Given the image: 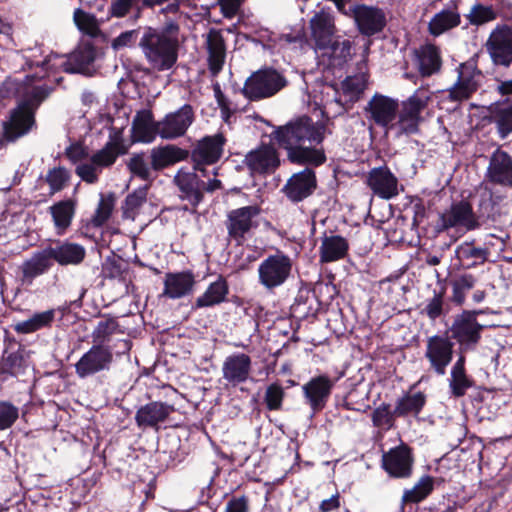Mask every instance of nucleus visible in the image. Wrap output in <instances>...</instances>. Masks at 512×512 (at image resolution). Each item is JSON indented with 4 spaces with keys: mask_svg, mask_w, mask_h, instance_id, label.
Segmentation results:
<instances>
[{
    "mask_svg": "<svg viewBox=\"0 0 512 512\" xmlns=\"http://www.w3.org/2000/svg\"><path fill=\"white\" fill-rule=\"evenodd\" d=\"M35 79L33 75H27L23 80L8 77L0 85L1 97L18 99L17 106L10 111L9 118L2 122L0 150L7 143L15 142L36 127L35 113L54 88L47 84H35Z\"/></svg>",
    "mask_w": 512,
    "mask_h": 512,
    "instance_id": "f257e3e1",
    "label": "nucleus"
},
{
    "mask_svg": "<svg viewBox=\"0 0 512 512\" xmlns=\"http://www.w3.org/2000/svg\"><path fill=\"white\" fill-rule=\"evenodd\" d=\"M325 130L324 124L314 122L308 116H300L285 125L276 126L271 133V139L286 150L292 163L320 166L326 161L321 146Z\"/></svg>",
    "mask_w": 512,
    "mask_h": 512,
    "instance_id": "f03ea898",
    "label": "nucleus"
},
{
    "mask_svg": "<svg viewBox=\"0 0 512 512\" xmlns=\"http://www.w3.org/2000/svg\"><path fill=\"white\" fill-rule=\"evenodd\" d=\"M138 47L154 71H168L177 63L180 46L159 35L156 27H143Z\"/></svg>",
    "mask_w": 512,
    "mask_h": 512,
    "instance_id": "7ed1b4c3",
    "label": "nucleus"
},
{
    "mask_svg": "<svg viewBox=\"0 0 512 512\" xmlns=\"http://www.w3.org/2000/svg\"><path fill=\"white\" fill-rule=\"evenodd\" d=\"M119 349L94 345L86 351L75 363V373L80 379H85L99 373L110 371L115 358L128 354L132 348L129 339H118Z\"/></svg>",
    "mask_w": 512,
    "mask_h": 512,
    "instance_id": "20e7f679",
    "label": "nucleus"
},
{
    "mask_svg": "<svg viewBox=\"0 0 512 512\" xmlns=\"http://www.w3.org/2000/svg\"><path fill=\"white\" fill-rule=\"evenodd\" d=\"M433 93L426 87H419L406 100L399 104V111L394 120L391 131L400 138L417 134L422 121L421 113L426 109L432 99Z\"/></svg>",
    "mask_w": 512,
    "mask_h": 512,
    "instance_id": "39448f33",
    "label": "nucleus"
},
{
    "mask_svg": "<svg viewBox=\"0 0 512 512\" xmlns=\"http://www.w3.org/2000/svg\"><path fill=\"white\" fill-rule=\"evenodd\" d=\"M288 85L283 73L272 67L253 72L241 89L242 95L249 101H261L273 97Z\"/></svg>",
    "mask_w": 512,
    "mask_h": 512,
    "instance_id": "423d86ee",
    "label": "nucleus"
},
{
    "mask_svg": "<svg viewBox=\"0 0 512 512\" xmlns=\"http://www.w3.org/2000/svg\"><path fill=\"white\" fill-rule=\"evenodd\" d=\"M261 211L259 205H248L229 211L224 221L227 241L242 246L259 227Z\"/></svg>",
    "mask_w": 512,
    "mask_h": 512,
    "instance_id": "0eeeda50",
    "label": "nucleus"
},
{
    "mask_svg": "<svg viewBox=\"0 0 512 512\" xmlns=\"http://www.w3.org/2000/svg\"><path fill=\"white\" fill-rule=\"evenodd\" d=\"M482 313L483 310H464L454 317L449 332L459 346V355L474 351L478 346L485 328L477 321V316Z\"/></svg>",
    "mask_w": 512,
    "mask_h": 512,
    "instance_id": "6e6552de",
    "label": "nucleus"
},
{
    "mask_svg": "<svg viewBox=\"0 0 512 512\" xmlns=\"http://www.w3.org/2000/svg\"><path fill=\"white\" fill-rule=\"evenodd\" d=\"M96 52L92 45L78 47L69 57L65 58L51 53L42 62H28L30 67L41 66L45 70L62 69L67 73H86L95 61Z\"/></svg>",
    "mask_w": 512,
    "mask_h": 512,
    "instance_id": "1a4fd4ad",
    "label": "nucleus"
},
{
    "mask_svg": "<svg viewBox=\"0 0 512 512\" xmlns=\"http://www.w3.org/2000/svg\"><path fill=\"white\" fill-rule=\"evenodd\" d=\"M292 271V259L278 251L265 258L258 267L259 283L267 290L283 285Z\"/></svg>",
    "mask_w": 512,
    "mask_h": 512,
    "instance_id": "9d476101",
    "label": "nucleus"
},
{
    "mask_svg": "<svg viewBox=\"0 0 512 512\" xmlns=\"http://www.w3.org/2000/svg\"><path fill=\"white\" fill-rule=\"evenodd\" d=\"M462 227L466 231L476 230L480 227L479 218L467 201L453 203L449 209L439 215L435 225V231L442 233L450 228Z\"/></svg>",
    "mask_w": 512,
    "mask_h": 512,
    "instance_id": "9b49d317",
    "label": "nucleus"
},
{
    "mask_svg": "<svg viewBox=\"0 0 512 512\" xmlns=\"http://www.w3.org/2000/svg\"><path fill=\"white\" fill-rule=\"evenodd\" d=\"M398 111V100L380 93H375L364 107L367 120L385 129L386 132L391 131Z\"/></svg>",
    "mask_w": 512,
    "mask_h": 512,
    "instance_id": "f8f14e48",
    "label": "nucleus"
},
{
    "mask_svg": "<svg viewBox=\"0 0 512 512\" xmlns=\"http://www.w3.org/2000/svg\"><path fill=\"white\" fill-rule=\"evenodd\" d=\"M454 353V343L444 335H433L427 339L425 358L430 369L437 375L443 376L451 364Z\"/></svg>",
    "mask_w": 512,
    "mask_h": 512,
    "instance_id": "ddd939ff",
    "label": "nucleus"
},
{
    "mask_svg": "<svg viewBox=\"0 0 512 512\" xmlns=\"http://www.w3.org/2000/svg\"><path fill=\"white\" fill-rule=\"evenodd\" d=\"M226 139L221 133L206 136L199 140L191 151V159L194 169L206 176L204 165H213L218 162L223 154Z\"/></svg>",
    "mask_w": 512,
    "mask_h": 512,
    "instance_id": "4468645a",
    "label": "nucleus"
},
{
    "mask_svg": "<svg viewBox=\"0 0 512 512\" xmlns=\"http://www.w3.org/2000/svg\"><path fill=\"white\" fill-rule=\"evenodd\" d=\"M485 46L494 65L509 67L512 63V28L496 26Z\"/></svg>",
    "mask_w": 512,
    "mask_h": 512,
    "instance_id": "2eb2a0df",
    "label": "nucleus"
},
{
    "mask_svg": "<svg viewBox=\"0 0 512 512\" xmlns=\"http://www.w3.org/2000/svg\"><path fill=\"white\" fill-rule=\"evenodd\" d=\"M457 73L456 82L447 90L448 99L462 102L468 100L477 91L482 73L472 62L460 64Z\"/></svg>",
    "mask_w": 512,
    "mask_h": 512,
    "instance_id": "dca6fc26",
    "label": "nucleus"
},
{
    "mask_svg": "<svg viewBox=\"0 0 512 512\" xmlns=\"http://www.w3.org/2000/svg\"><path fill=\"white\" fill-rule=\"evenodd\" d=\"M193 121V107L190 104H185L158 121L159 136L166 140L182 137Z\"/></svg>",
    "mask_w": 512,
    "mask_h": 512,
    "instance_id": "f3484780",
    "label": "nucleus"
},
{
    "mask_svg": "<svg viewBox=\"0 0 512 512\" xmlns=\"http://www.w3.org/2000/svg\"><path fill=\"white\" fill-rule=\"evenodd\" d=\"M414 459L411 449L399 445L382 455V467L390 477L405 479L412 475Z\"/></svg>",
    "mask_w": 512,
    "mask_h": 512,
    "instance_id": "a211bd4d",
    "label": "nucleus"
},
{
    "mask_svg": "<svg viewBox=\"0 0 512 512\" xmlns=\"http://www.w3.org/2000/svg\"><path fill=\"white\" fill-rule=\"evenodd\" d=\"M317 187L315 172L310 168L293 174L282 188L292 203H299L313 194Z\"/></svg>",
    "mask_w": 512,
    "mask_h": 512,
    "instance_id": "6ab92c4d",
    "label": "nucleus"
},
{
    "mask_svg": "<svg viewBox=\"0 0 512 512\" xmlns=\"http://www.w3.org/2000/svg\"><path fill=\"white\" fill-rule=\"evenodd\" d=\"M251 371L252 359L242 352L228 355L222 364V378L233 387L248 381Z\"/></svg>",
    "mask_w": 512,
    "mask_h": 512,
    "instance_id": "aec40b11",
    "label": "nucleus"
},
{
    "mask_svg": "<svg viewBox=\"0 0 512 512\" xmlns=\"http://www.w3.org/2000/svg\"><path fill=\"white\" fill-rule=\"evenodd\" d=\"M353 16L359 32L368 37L382 32L387 24L385 12L378 7L356 5Z\"/></svg>",
    "mask_w": 512,
    "mask_h": 512,
    "instance_id": "412c9836",
    "label": "nucleus"
},
{
    "mask_svg": "<svg viewBox=\"0 0 512 512\" xmlns=\"http://www.w3.org/2000/svg\"><path fill=\"white\" fill-rule=\"evenodd\" d=\"M366 183L373 194L381 199L389 200L399 194L398 179L387 166L371 169Z\"/></svg>",
    "mask_w": 512,
    "mask_h": 512,
    "instance_id": "4be33fe9",
    "label": "nucleus"
},
{
    "mask_svg": "<svg viewBox=\"0 0 512 512\" xmlns=\"http://www.w3.org/2000/svg\"><path fill=\"white\" fill-rule=\"evenodd\" d=\"M333 387L334 381L326 375L313 377L302 386L305 400L313 414L324 409Z\"/></svg>",
    "mask_w": 512,
    "mask_h": 512,
    "instance_id": "5701e85b",
    "label": "nucleus"
},
{
    "mask_svg": "<svg viewBox=\"0 0 512 512\" xmlns=\"http://www.w3.org/2000/svg\"><path fill=\"white\" fill-rule=\"evenodd\" d=\"M174 404L152 401L141 406L135 414V422L139 428L159 429V424L165 422L175 412Z\"/></svg>",
    "mask_w": 512,
    "mask_h": 512,
    "instance_id": "b1692460",
    "label": "nucleus"
},
{
    "mask_svg": "<svg viewBox=\"0 0 512 512\" xmlns=\"http://www.w3.org/2000/svg\"><path fill=\"white\" fill-rule=\"evenodd\" d=\"M244 163L252 174H267L278 168L280 160L272 145H261L246 154Z\"/></svg>",
    "mask_w": 512,
    "mask_h": 512,
    "instance_id": "393cba45",
    "label": "nucleus"
},
{
    "mask_svg": "<svg viewBox=\"0 0 512 512\" xmlns=\"http://www.w3.org/2000/svg\"><path fill=\"white\" fill-rule=\"evenodd\" d=\"M311 37L318 51L335 39L336 26L333 14L325 9L316 12L309 21Z\"/></svg>",
    "mask_w": 512,
    "mask_h": 512,
    "instance_id": "a878e982",
    "label": "nucleus"
},
{
    "mask_svg": "<svg viewBox=\"0 0 512 512\" xmlns=\"http://www.w3.org/2000/svg\"><path fill=\"white\" fill-rule=\"evenodd\" d=\"M485 178L493 184L509 186L512 184V157L497 148L490 156Z\"/></svg>",
    "mask_w": 512,
    "mask_h": 512,
    "instance_id": "bb28decb",
    "label": "nucleus"
},
{
    "mask_svg": "<svg viewBox=\"0 0 512 512\" xmlns=\"http://www.w3.org/2000/svg\"><path fill=\"white\" fill-rule=\"evenodd\" d=\"M53 266L50 255L46 249L34 252L28 259L24 260L20 266V281L22 285L30 286L34 280L47 273Z\"/></svg>",
    "mask_w": 512,
    "mask_h": 512,
    "instance_id": "cd10ccee",
    "label": "nucleus"
},
{
    "mask_svg": "<svg viewBox=\"0 0 512 512\" xmlns=\"http://www.w3.org/2000/svg\"><path fill=\"white\" fill-rule=\"evenodd\" d=\"M46 249L52 263L55 261L61 266L79 265L86 256V250L82 245L69 241H57Z\"/></svg>",
    "mask_w": 512,
    "mask_h": 512,
    "instance_id": "c85d7f7f",
    "label": "nucleus"
},
{
    "mask_svg": "<svg viewBox=\"0 0 512 512\" xmlns=\"http://www.w3.org/2000/svg\"><path fill=\"white\" fill-rule=\"evenodd\" d=\"M208 68L212 76H217L223 69L226 59V45L220 30L211 28L206 35Z\"/></svg>",
    "mask_w": 512,
    "mask_h": 512,
    "instance_id": "c756f323",
    "label": "nucleus"
},
{
    "mask_svg": "<svg viewBox=\"0 0 512 512\" xmlns=\"http://www.w3.org/2000/svg\"><path fill=\"white\" fill-rule=\"evenodd\" d=\"M126 153L122 143L121 132L114 131L110 134L109 141L105 146L90 157V161L102 172L104 168L111 167L119 155Z\"/></svg>",
    "mask_w": 512,
    "mask_h": 512,
    "instance_id": "7c9ffc66",
    "label": "nucleus"
},
{
    "mask_svg": "<svg viewBox=\"0 0 512 512\" xmlns=\"http://www.w3.org/2000/svg\"><path fill=\"white\" fill-rule=\"evenodd\" d=\"M194 284L192 272L168 273L164 280L163 295L170 299L182 298L191 293Z\"/></svg>",
    "mask_w": 512,
    "mask_h": 512,
    "instance_id": "2f4dec72",
    "label": "nucleus"
},
{
    "mask_svg": "<svg viewBox=\"0 0 512 512\" xmlns=\"http://www.w3.org/2000/svg\"><path fill=\"white\" fill-rule=\"evenodd\" d=\"M174 182L181 192L182 199L189 201L193 206L202 201L201 179L197 174L181 169L175 175Z\"/></svg>",
    "mask_w": 512,
    "mask_h": 512,
    "instance_id": "473e14b6",
    "label": "nucleus"
},
{
    "mask_svg": "<svg viewBox=\"0 0 512 512\" xmlns=\"http://www.w3.org/2000/svg\"><path fill=\"white\" fill-rule=\"evenodd\" d=\"M132 132L137 141L151 143L159 136L158 121L154 120L153 113L144 109L138 111L132 121Z\"/></svg>",
    "mask_w": 512,
    "mask_h": 512,
    "instance_id": "72a5a7b5",
    "label": "nucleus"
},
{
    "mask_svg": "<svg viewBox=\"0 0 512 512\" xmlns=\"http://www.w3.org/2000/svg\"><path fill=\"white\" fill-rule=\"evenodd\" d=\"M488 256L489 250L475 246L474 241H465L455 249V257L459 262V266L464 270L483 265L488 260Z\"/></svg>",
    "mask_w": 512,
    "mask_h": 512,
    "instance_id": "f704fd0d",
    "label": "nucleus"
},
{
    "mask_svg": "<svg viewBox=\"0 0 512 512\" xmlns=\"http://www.w3.org/2000/svg\"><path fill=\"white\" fill-rule=\"evenodd\" d=\"M349 250V243L346 238L340 235H324L319 247L321 263H330L346 257Z\"/></svg>",
    "mask_w": 512,
    "mask_h": 512,
    "instance_id": "c9c22d12",
    "label": "nucleus"
},
{
    "mask_svg": "<svg viewBox=\"0 0 512 512\" xmlns=\"http://www.w3.org/2000/svg\"><path fill=\"white\" fill-rule=\"evenodd\" d=\"M119 330L120 325L116 317L111 315L102 316L91 332L92 344L113 347L114 350H118V340L112 342V336Z\"/></svg>",
    "mask_w": 512,
    "mask_h": 512,
    "instance_id": "e433bc0d",
    "label": "nucleus"
},
{
    "mask_svg": "<svg viewBox=\"0 0 512 512\" xmlns=\"http://www.w3.org/2000/svg\"><path fill=\"white\" fill-rule=\"evenodd\" d=\"M229 293V286L227 281L219 276L216 281L209 284L205 292L198 296L192 304V309H203L214 307L226 301Z\"/></svg>",
    "mask_w": 512,
    "mask_h": 512,
    "instance_id": "4c0bfd02",
    "label": "nucleus"
},
{
    "mask_svg": "<svg viewBox=\"0 0 512 512\" xmlns=\"http://www.w3.org/2000/svg\"><path fill=\"white\" fill-rule=\"evenodd\" d=\"M189 152L176 145L168 144L155 147L151 150V166L155 171H160L177 162L187 159Z\"/></svg>",
    "mask_w": 512,
    "mask_h": 512,
    "instance_id": "58836bf2",
    "label": "nucleus"
},
{
    "mask_svg": "<svg viewBox=\"0 0 512 512\" xmlns=\"http://www.w3.org/2000/svg\"><path fill=\"white\" fill-rule=\"evenodd\" d=\"M419 73L423 77H429L438 73L442 66L440 50L433 44H425L415 50Z\"/></svg>",
    "mask_w": 512,
    "mask_h": 512,
    "instance_id": "ea45409f",
    "label": "nucleus"
},
{
    "mask_svg": "<svg viewBox=\"0 0 512 512\" xmlns=\"http://www.w3.org/2000/svg\"><path fill=\"white\" fill-rule=\"evenodd\" d=\"M461 23V15L454 5L452 8L442 9L436 13L428 23V32L434 37H438L456 27Z\"/></svg>",
    "mask_w": 512,
    "mask_h": 512,
    "instance_id": "a19ab883",
    "label": "nucleus"
},
{
    "mask_svg": "<svg viewBox=\"0 0 512 512\" xmlns=\"http://www.w3.org/2000/svg\"><path fill=\"white\" fill-rule=\"evenodd\" d=\"M465 362V355H459L450 372V392L457 398L464 396L466 391L473 385V380L466 373Z\"/></svg>",
    "mask_w": 512,
    "mask_h": 512,
    "instance_id": "79ce46f5",
    "label": "nucleus"
},
{
    "mask_svg": "<svg viewBox=\"0 0 512 512\" xmlns=\"http://www.w3.org/2000/svg\"><path fill=\"white\" fill-rule=\"evenodd\" d=\"M76 201L66 199L52 205L49 210L58 234H63L75 215Z\"/></svg>",
    "mask_w": 512,
    "mask_h": 512,
    "instance_id": "37998d69",
    "label": "nucleus"
},
{
    "mask_svg": "<svg viewBox=\"0 0 512 512\" xmlns=\"http://www.w3.org/2000/svg\"><path fill=\"white\" fill-rule=\"evenodd\" d=\"M322 56L328 57L333 65L342 66L352 56L351 43L349 40L339 41L333 39L328 45L319 50Z\"/></svg>",
    "mask_w": 512,
    "mask_h": 512,
    "instance_id": "c03bdc74",
    "label": "nucleus"
},
{
    "mask_svg": "<svg viewBox=\"0 0 512 512\" xmlns=\"http://www.w3.org/2000/svg\"><path fill=\"white\" fill-rule=\"evenodd\" d=\"M55 318V310L50 309L44 312L35 313L31 318L18 322L14 325L17 333L29 334L45 327L51 326Z\"/></svg>",
    "mask_w": 512,
    "mask_h": 512,
    "instance_id": "a18cd8bd",
    "label": "nucleus"
},
{
    "mask_svg": "<svg viewBox=\"0 0 512 512\" xmlns=\"http://www.w3.org/2000/svg\"><path fill=\"white\" fill-rule=\"evenodd\" d=\"M476 282V277L470 273H464L452 279L450 301L458 306L463 305L467 293L474 288Z\"/></svg>",
    "mask_w": 512,
    "mask_h": 512,
    "instance_id": "49530a36",
    "label": "nucleus"
},
{
    "mask_svg": "<svg viewBox=\"0 0 512 512\" xmlns=\"http://www.w3.org/2000/svg\"><path fill=\"white\" fill-rule=\"evenodd\" d=\"M426 403V396L422 392L407 394L400 398L395 406L394 414L397 417L408 414L417 415L420 413Z\"/></svg>",
    "mask_w": 512,
    "mask_h": 512,
    "instance_id": "de8ad7c7",
    "label": "nucleus"
},
{
    "mask_svg": "<svg viewBox=\"0 0 512 512\" xmlns=\"http://www.w3.org/2000/svg\"><path fill=\"white\" fill-rule=\"evenodd\" d=\"M434 487V479L429 475H425L411 488L404 491L402 496V504L418 503L424 500Z\"/></svg>",
    "mask_w": 512,
    "mask_h": 512,
    "instance_id": "09e8293b",
    "label": "nucleus"
},
{
    "mask_svg": "<svg viewBox=\"0 0 512 512\" xmlns=\"http://www.w3.org/2000/svg\"><path fill=\"white\" fill-rule=\"evenodd\" d=\"M492 122L496 125L499 137L505 139L512 132V104L496 107L492 114Z\"/></svg>",
    "mask_w": 512,
    "mask_h": 512,
    "instance_id": "8fccbe9b",
    "label": "nucleus"
},
{
    "mask_svg": "<svg viewBox=\"0 0 512 512\" xmlns=\"http://www.w3.org/2000/svg\"><path fill=\"white\" fill-rule=\"evenodd\" d=\"M445 294V287H441L439 290H433V296L425 301V305L420 310V314L425 315L432 321L442 316L445 306Z\"/></svg>",
    "mask_w": 512,
    "mask_h": 512,
    "instance_id": "3c124183",
    "label": "nucleus"
},
{
    "mask_svg": "<svg viewBox=\"0 0 512 512\" xmlns=\"http://www.w3.org/2000/svg\"><path fill=\"white\" fill-rule=\"evenodd\" d=\"M71 173L65 167L59 166L49 169L45 181L49 185V194L54 195L62 191L69 183Z\"/></svg>",
    "mask_w": 512,
    "mask_h": 512,
    "instance_id": "603ef678",
    "label": "nucleus"
},
{
    "mask_svg": "<svg viewBox=\"0 0 512 512\" xmlns=\"http://www.w3.org/2000/svg\"><path fill=\"white\" fill-rule=\"evenodd\" d=\"M367 80L364 74L348 76L341 84L344 96L350 102H355L366 89Z\"/></svg>",
    "mask_w": 512,
    "mask_h": 512,
    "instance_id": "864d4df0",
    "label": "nucleus"
},
{
    "mask_svg": "<svg viewBox=\"0 0 512 512\" xmlns=\"http://www.w3.org/2000/svg\"><path fill=\"white\" fill-rule=\"evenodd\" d=\"M147 190L146 188H139L134 192L128 194L125 198L122 210L123 217L126 219L134 220L141 206L146 202Z\"/></svg>",
    "mask_w": 512,
    "mask_h": 512,
    "instance_id": "5fc2aeb1",
    "label": "nucleus"
},
{
    "mask_svg": "<svg viewBox=\"0 0 512 512\" xmlns=\"http://www.w3.org/2000/svg\"><path fill=\"white\" fill-rule=\"evenodd\" d=\"M467 20L473 26H481L497 18V12L492 6H485L481 3L474 4L466 15Z\"/></svg>",
    "mask_w": 512,
    "mask_h": 512,
    "instance_id": "6e6d98bb",
    "label": "nucleus"
},
{
    "mask_svg": "<svg viewBox=\"0 0 512 512\" xmlns=\"http://www.w3.org/2000/svg\"><path fill=\"white\" fill-rule=\"evenodd\" d=\"M130 173L141 180H151V169L145 153L133 154L127 162Z\"/></svg>",
    "mask_w": 512,
    "mask_h": 512,
    "instance_id": "4d7b16f0",
    "label": "nucleus"
},
{
    "mask_svg": "<svg viewBox=\"0 0 512 512\" xmlns=\"http://www.w3.org/2000/svg\"><path fill=\"white\" fill-rule=\"evenodd\" d=\"M143 27L139 26L132 30L121 32L117 37L111 40L110 46L114 51H119L124 48H132L138 45L139 39L142 35Z\"/></svg>",
    "mask_w": 512,
    "mask_h": 512,
    "instance_id": "13d9d810",
    "label": "nucleus"
},
{
    "mask_svg": "<svg viewBox=\"0 0 512 512\" xmlns=\"http://www.w3.org/2000/svg\"><path fill=\"white\" fill-rule=\"evenodd\" d=\"M73 19L78 29L83 33L90 36H96L98 34L99 25L94 15L86 13L81 9H76Z\"/></svg>",
    "mask_w": 512,
    "mask_h": 512,
    "instance_id": "bf43d9fd",
    "label": "nucleus"
},
{
    "mask_svg": "<svg viewBox=\"0 0 512 512\" xmlns=\"http://www.w3.org/2000/svg\"><path fill=\"white\" fill-rule=\"evenodd\" d=\"M2 373H7L12 376L19 374L24 368V355L19 349L17 351H5L2 358Z\"/></svg>",
    "mask_w": 512,
    "mask_h": 512,
    "instance_id": "052dcab7",
    "label": "nucleus"
},
{
    "mask_svg": "<svg viewBox=\"0 0 512 512\" xmlns=\"http://www.w3.org/2000/svg\"><path fill=\"white\" fill-rule=\"evenodd\" d=\"M395 416L394 411H390V405L382 403L373 411L372 422L377 428L389 429L393 426Z\"/></svg>",
    "mask_w": 512,
    "mask_h": 512,
    "instance_id": "680f3d73",
    "label": "nucleus"
},
{
    "mask_svg": "<svg viewBox=\"0 0 512 512\" xmlns=\"http://www.w3.org/2000/svg\"><path fill=\"white\" fill-rule=\"evenodd\" d=\"M284 390L281 385L273 383L266 388L264 402L270 411L281 409L284 399Z\"/></svg>",
    "mask_w": 512,
    "mask_h": 512,
    "instance_id": "e2e57ef3",
    "label": "nucleus"
},
{
    "mask_svg": "<svg viewBox=\"0 0 512 512\" xmlns=\"http://www.w3.org/2000/svg\"><path fill=\"white\" fill-rule=\"evenodd\" d=\"M494 210L495 202L492 192L485 189L479 195L478 213L476 214V217L479 218L480 226L486 219H489L494 214Z\"/></svg>",
    "mask_w": 512,
    "mask_h": 512,
    "instance_id": "0e129e2a",
    "label": "nucleus"
},
{
    "mask_svg": "<svg viewBox=\"0 0 512 512\" xmlns=\"http://www.w3.org/2000/svg\"><path fill=\"white\" fill-rule=\"evenodd\" d=\"M19 410L12 403L0 401V430L10 428L18 419Z\"/></svg>",
    "mask_w": 512,
    "mask_h": 512,
    "instance_id": "69168bd1",
    "label": "nucleus"
},
{
    "mask_svg": "<svg viewBox=\"0 0 512 512\" xmlns=\"http://www.w3.org/2000/svg\"><path fill=\"white\" fill-rule=\"evenodd\" d=\"M75 173L82 181L94 184L98 182L101 171L89 160V162L78 164Z\"/></svg>",
    "mask_w": 512,
    "mask_h": 512,
    "instance_id": "338daca9",
    "label": "nucleus"
},
{
    "mask_svg": "<svg viewBox=\"0 0 512 512\" xmlns=\"http://www.w3.org/2000/svg\"><path fill=\"white\" fill-rule=\"evenodd\" d=\"M113 209V203L110 200L100 199L95 215L93 216L92 222L95 226L103 225L111 216Z\"/></svg>",
    "mask_w": 512,
    "mask_h": 512,
    "instance_id": "774afa93",
    "label": "nucleus"
}]
</instances>
